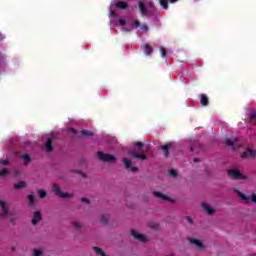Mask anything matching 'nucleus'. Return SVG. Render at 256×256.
<instances>
[{"label": "nucleus", "instance_id": "f257e3e1", "mask_svg": "<svg viewBox=\"0 0 256 256\" xmlns=\"http://www.w3.org/2000/svg\"><path fill=\"white\" fill-rule=\"evenodd\" d=\"M112 23H114V25L116 27H120L122 29V31H126V32L133 31V29H135V27L139 26L138 20H135L134 23L131 24L130 22H127V20H125L123 18H120L118 20V22H114L112 20Z\"/></svg>", "mask_w": 256, "mask_h": 256}, {"label": "nucleus", "instance_id": "f03ea898", "mask_svg": "<svg viewBox=\"0 0 256 256\" xmlns=\"http://www.w3.org/2000/svg\"><path fill=\"white\" fill-rule=\"evenodd\" d=\"M235 192L244 203H252L253 205H256V194H253L252 196H247V194L239 190H235Z\"/></svg>", "mask_w": 256, "mask_h": 256}, {"label": "nucleus", "instance_id": "7ed1b4c3", "mask_svg": "<svg viewBox=\"0 0 256 256\" xmlns=\"http://www.w3.org/2000/svg\"><path fill=\"white\" fill-rule=\"evenodd\" d=\"M115 7H117V9H127V4L125 2H112L110 5V17H115V15H117L114 10Z\"/></svg>", "mask_w": 256, "mask_h": 256}, {"label": "nucleus", "instance_id": "20e7f679", "mask_svg": "<svg viewBox=\"0 0 256 256\" xmlns=\"http://www.w3.org/2000/svg\"><path fill=\"white\" fill-rule=\"evenodd\" d=\"M132 236L134 237V239H136L137 241H140L141 243H147V241H149L147 236L143 235L137 230L132 231Z\"/></svg>", "mask_w": 256, "mask_h": 256}, {"label": "nucleus", "instance_id": "39448f33", "mask_svg": "<svg viewBox=\"0 0 256 256\" xmlns=\"http://www.w3.org/2000/svg\"><path fill=\"white\" fill-rule=\"evenodd\" d=\"M53 191L56 193V195H58V197H62L63 199H68L69 197H71V194L67 192H62L61 189H59V185L57 184L53 185Z\"/></svg>", "mask_w": 256, "mask_h": 256}, {"label": "nucleus", "instance_id": "423d86ee", "mask_svg": "<svg viewBox=\"0 0 256 256\" xmlns=\"http://www.w3.org/2000/svg\"><path fill=\"white\" fill-rule=\"evenodd\" d=\"M228 175H230L232 179H246L245 175L241 174L237 169L229 170Z\"/></svg>", "mask_w": 256, "mask_h": 256}, {"label": "nucleus", "instance_id": "0eeeda50", "mask_svg": "<svg viewBox=\"0 0 256 256\" xmlns=\"http://www.w3.org/2000/svg\"><path fill=\"white\" fill-rule=\"evenodd\" d=\"M98 157L101 161H108L110 163H114V161H115V156H113L111 154H104V153L99 152Z\"/></svg>", "mask_w": 256, "mask_h": 256}, {"label": "nucleus", "instance_id": "6e6552de", "mask_svg": "<svg viewBox=\"0 0 256 256\" xmlns=\"http://www.w3.org/2000/svg\"><path fill=\"white\" fill-rule=\"evenodd\" d=\"M155 197L161 199L162 201H167L168 203H175V199L161 193V192H154Z\"/></svg>", "mask_w": 256, "mask_h": 256}, {"label": "nucleus", "instance_id": "1a4fd4ad", "mask_svg": "<svg viewBox=\"0 0 256 256\" xmlns=\"http://www.w3.org/2000/svg\"><path fill=\"white\" fill-rule=\"evenodd\" d=\"M242 157H244V159H255V157H256V150L248 148V149L245 150V152L243 153Z\"/></svg>", "mask_w": 256, "mask_h": 256}, {"label": "nucleus", "instance_id": "9d476101", "mask_svg": "<svg viewBox=\"0 0 256 256\" xmlns=\"http://www.w3.org/2000/svg\"><path fill=\"white\" fill-rule=\"evenodd\" d=\"M190 245H193L194 247H197L198 249H203L205 247V244L201 242V240H197L195 238H189Z\"/></svg>", "mask_w": 256, "mask_h": 256}, {"label": "nucleus", "instance_id": "9b49d317", "mask_svg": "<svg viewBox=\"0 0 256 256\" xmlns=\"http://www.w3.org/2000/svg\"><path fill=\"white\" fill-rule=\"evenodd\" d=\"M239 140L237 139H227L226 140V145H228V147H232V149H237V147L239 146Z\"/></svg>", "mask_w": 256, "mask_h": 256}, {"label": "nucleus", "instance_id": "f8f14e48", "mask_svg": "<svg viewBox=\"0 0 256 256\" xmlns=\"http://www.w3.org/2000/svg\"><path fill=\"white\" fill-rule=\"evenodd\" d=\"M203 209L206 210V212L208 213V215H214L215 214V208L209 206V204L207 203H203L202 204Z\"/></svg>", "mask_w": 256, "mask_h": 256}, {"label": "nucleus", "instance_id": "ddd939ff", "mask_svg": "<svg viewBox=\"0 0 256 256\" xmlns=\"http://www.w3.org/2000/svg\"><path fill=\"white\" fill-rule=\"evenodd\" d=\"M40 221H41V212L36 211L32 218V223L33 225H37Z\"/></svg>", "mask_w": 256, "mask_h": 256}, {"label": "nucleus", "instance_id": "4468645a", "mask_svg": "<svg viewBox=\"0 0 256 256\" xmlns=\"http://www.w3.org/2000/svg\"><path fill=\"white\" fill-rule=\"evenodd\" d=\"M123 161H124L125 167L130 168L131 171H137V167H131V160L124 158Z\"/></svg>", "mask_w": 256, "mask_h": 256}, {"label": "nucleus", "instance_id": "2eb2a0df", "mask_svg": "<svg viewBox=\"0 0 256 256\" xmlns=\"http://www.w3.org/2000/svg\"><path fill=\"white\" fill-rule=\"evenodd\" d=\"M0 207L2 209V216L7 215V207L5 206V200L0 199Z\"/></svg>", "mask_w": 256, "mask_h": 256}, {"label": "nucleus", "instance_id": "dca6fc26", "mask_svg": "<svg viewBox=\"0 0 256 256\" xmlns=\"http://www.w3.org/2000/svg\"><path fill=\"white\" fill-rule=\"evenodd\" d=\"M51 139H53V135L47 138L46 141V151H53V148L51 146Z\"/></svg>", "mask_w": 256, "mask_h": 256}, {"label": "nucleus", "instance_id": "f3484780", "mask_svg": "<svg viewBox=\"0 0 256 256\" xmlns=\"http://www.w3.org/2000/svg\"><path fill=\"white\" fill-rule=\"evenodd\" d=\"M130 155H131V157H134L135 159H142V160L147 159V157H145V155H143V154H136V153L130 152Z\"/></svg>", "mask_w": 256, "mask_h": 256}, {"label": "nucleus", "instance_id": "a211bd4d", "mask_svg": "<svg viewBox=\"0 0 256 256\" xmlns=\"http://www.w3.org/2000/svg\"><path fill=\"white\" fill-rule=\"evenodd\" d=\"M27 187V183L25 181H21L15 184L16 189H25Z\"/></svg>", "mask_w": 256, "mask_h": 256}, {"label": "nucleus", "instance_id": "6ab92c4d", "mask_svg": "<svg viewBox=\"0 0 256 256\" xmlns=\"http://www.w3.org/2000/svg\"><path fill=\"white\" fill-rule=\"evenodd\" d=\"M142 49H144V53H145L146 55H151V51H152V50H151V46L145 44V45L142 46Z\"/></svg>", "mask_w": 256, "mask_h": 256}, {"label": "nucleus", "instance_id": "aec40b11", "mask_svg": "<svg viewBox=\"0 0 256 256\" xmlns=\"http://www.w3.org/2000/svg\"><path fill=\"white\" fill-rule=\"evenodd\" d=\"M200 103H201V105H208L209 99L207 98L206 95H204V94L201 95Z\"/></svg>", "mask_w": 256, "mask_h": 256}, {"label": "nucleus", "instance_id": "412c9836", "mask_svg": "<svg viewBox=\"0 0 256 256\" xmlns=\"http://www.w3.org/2000/svg\"><path fill=\"white\" fill-rule=\"evenodd\" d=\"M139 7H140V11H141L142 15H146L147 10L145 9V4H143V2H140Z\"/></svg>", "mask_w": 256, "mask_h": 256}, {"label": "nucleus", "instance_id": "4be33fe9", "mask_svg": "<svg viewBox=\"0 0 256 256\" xmlns=\"http://www.w3.org/2000/svg\"><path fill=\"white\" fill-rule=\"evenodd\" d=\"M38 195L40 199H45V197H47V192L45 190H39Z\"/></svg>", "mask_w": 256, "mask_h": 256}, {"label": "nucleus", "instance_id": "5701e85b", "mask_svg": "<svg viewBox=\"0 0 256 256\" xmlns=\"http://www.w3.org/2000/svg\"><path fill=\"white\" fill-rule=\"evenodd\" d=\"M81 133L86 137H91V135H93V132H90L89 130H82Z\"/></svg>", "mask_w": 256, "mask_h": 256}, {"label": "nucleus", "instance_id": "b1692460", "mask_svg": "<svg viewBox=\"0 0 256 256\" xmlns=\"http://www.w3.org/2000/svg\"><path fill=\"white\" fill-rule=\"evenodd\" d=\"M160 5L163 9H168L167 0H160Z\"/></svg>", "mask_w": 256, "mask_h": 256}, {"label": "nucleus", "instance_id": "393cba45", "mask_svg": "<svg viewBox=\"0 0 256 256\" xmlns=\"http://www.w3.org/2000/svg\"><path fill=\"white\" fill-rule=\"evenodd\" d=\"M34 256H43V250L41 249L34 250Z\"/></svg>", "mask_w": 256, "mask_h": 256}, {"label": "nucleus", "instance_id": "a878e982", "mask_svg": "<svg viewBox=\"0 0 256 256\" xmlns=\"http://www.w3.org/2000/svg\"><path fill=\"white\" fill-rule=\"evenodd\" d=\"M170 147H171V144H166V145L162 146V149L164 150L165 155H167V151H169Z\"/></svg>", "mask_w": 256, "mask_h": 256}, {"label": "nucleus", "instance_id": "bb28decb", "mask_svg": "<svg viewBox=\"0 0 256 256\" xmlns=\"http://www.w3.org/2000/svg\"><path fill=\"white\" fill-rule=\"evenodd\" d=\"M22 159L24 160V165H27V163H29V161H30L29 156H27V155H23Z\"/></svg>", "mask_w": 256, "mask_h": 256}, {"label": "nucleus", "instance_id": "cd10ccee", "mask_svg": "<svg viewBox=\"0 0 256 256\" xmlns=\"http://www.w3.org/2000/svg\"><path fill=\"white\" fill-rule=\"evenodd\" d=\"M28 201H29L30 204H32L35 201V196L33 194H30L28 196Z\"/></svg>", "mask_w": 256, "mask_h": 256}, {"label": "nucleus", "instance_id": "c85d7f7f", "mask_svg": "<svg viewBox=\"0 0 256 256\" xmlns=\"http://www.w3.org/2000/svg\"><path fill=\"white\" fill-rule=\"evenodd\" d=\"M7 175V169L0 170V177H5Z\"/></svg>", "mask_w": 256, "mask_h": 256}, {"label": "nucleus", "instance_id": "c756f323", "mask_svg": "<svg viewBox=\"0 0 256 256\" xmlns=\"http://www.w3.org/2000/svg\"><path fill=\"white\" fill-rule=\"evenodd\" d=\"M169 175H170L171 177H177V171H175V170H170V171H169Z\"/></svg>", "mask_w": 256, "mask_h": 256}, {"label": "nucleus", "instance_id": "7c9ffc66", "mask_svg": "<svg viewBox=\"0 0 256 256\" xmlns=\"http://www.w3.org/2000/svg\"><path fill=\"white\" fill-rule=\"evenodd\" d=\"M160 53H161L162 57H167V53H165V48L161 47Z\"/></svg>", "mask_w": 256, "mask_h": 256}, {"label": "nucleus", "instance_id": "2f4dec72", "mask_svg": "<svg viewBox=\"0 0 256 256\" xmlns=\"http://www.w3.org/2000/svg\"><path fill=\"white\" fill-rule=\"evenodd\" d=\"M136 147H138V149H143V143L137 142Z\"/></svg>", "mask_w": 256, "mask_h": 256}, {"label": "nucleus", "instance_id": "473e14b6", "mask_svg": "<svg viewBox=\"0 0 256 256\" xmlns=\"http://www.w3.org/2000/svg\"><path fill=\"white\" fill-rule=\"evenodd\" d=\"M0 163H1V165H9V161H7V160L2 161V162H0Z\"/></svg>", "mask_w": 256, "mask_h": 256}, {"label": "nucleus", "instance_id": "72a5a7b5", "mask_svg": "<svg viewBox=\"0 0 256 256\" xmlns=\"http://www.w3.org/2000/svg\"><path fill=\"white\" fill-rule=\"evenodd\" d=\"M74 225H75L76 229H79V227H81V224L79 222H75Z\"/></svg>", "mask_w": 256, "mask_h": 256}, {"label": "nucleus", "instance_id": "f704fd0d", "mask_svg": "<svg viewBox=\"0 0 256 256\" xmlns=\"http://www.w3.org/2000/svg\"><path fill=\"white\" fill-rule=\"evenodd\" d=\"M82 203H89V199L83 198V199H82Z\"/></svg>", "mask_w": 256, "mask_h": 256}, {"label": "nucleus", "instance_id": "c9c22d12", "mask_svg": "<svg viewBox=\"0 0 256 256\" xmlns=\"http://www.w3.org/2000/svg\"><path fill=\"white\" fill-rule=\"evenodd\" d=\"M141 29L142 31H147V26H142Z\"/></svg>", "mask_w": 256, "mask_h": 256}, {"label": "nucleus", "instance_id": "e433bc0d", "mask_svg": "<svg viewBox=\"0 0 256 256\" xmlns=\"http://www.w3.org/2000/svg\"><path fill=\"white\" fill-rule=\"evenodd\" d=\"M178 0H169V3H177Z\"/></svg>", "mask_w": 256, "mask_h": 256}, {"label": "nucleus", "instance_id": "4c0bfd02", "mask_svg": "<svg viewBox=\"0 0 256 256\" xmlns=\"http://www.w3.org/2000/svg\"><path fill=\"white\" fill-rule=\"evenodd\" d=\"M251 119H255V113L254 112L251 114Z\"/></svg>", "mask_w": 256, "mask_h": 256}, {"label": "nucleus", "instance_id": "58836bf2", "mask_svg": "<svg viewBox=\"0 0 256 256\" xmlns=\"http://www.w3.org/2000/svg\"><path fill=\"white\" fill-rule=\"evenodd\" d=\"M194 162L195 163H199V159H194Z\"/></svg>", "mask_w": 256, "mask_h": 256}, {"label": "nucleus", "instance_id": "ea45409f", "mask_svg": "<svg viewBox=\"0 0 256 256\" xmlns=\"http://www.w3.org/2000/svg\"><path fill=\"white\" fill-rule=\"evenodd\" d=\"M3 39V36L0 34V40Z\"/></svg>", "mask_w": 256, "mask_h": 256}, {"label": "nucleus", "instance_id": "a19ab883", "mask_svg": "<svg viewBox=\"0 0 256 256\" xmlns=\"http://www.w3.org/2000/svg\"><path fill=\"white\" fill-rule=\"evenodd\" d=\"M150 7H153V4H152V3H150Z\"/></svg>", "mask_w": 256, "mask_h": 256}, {"label": "nucleus", "instance_id": "79ce46f5", "mask_svg": "<svg viewBox=\"0 0 256 256\" xmlns=\"http://www.w3.org/2000/svg\"><path fill=\"white\" fill-rule=\"evenodd\" d=\"M70 131H74L73 128H70Z\"/></svg>", "mask_w": 256, "mask_h": 256}, {"label": "nucleus", "instance_id": "37998d69", "mask_svg": "<svg viewBox=\"0 0 256 256\" xmlns=\"http://www.w3.org/2000/svg\"><path fill=\"white\" fill-rule=\"evenodd\" d=\"M188 221H191V218H188Z\"/></svg>", "mask_w": 256, "mask_h": 256}]
</instances>
